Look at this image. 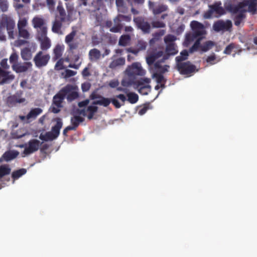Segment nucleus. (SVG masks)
Segmentation results:
<instances>
[{"mask_svg": "<svg viewBox=\"0 0 257 257\" xmlns=\"http://www.w3.org/2000/svg\"><path fill=\"white\" fill-rule=\"evenodd\" d=\"M190 26L192 31L186 34L183 44L188 47L194 42V44L189 49V51L193 53L199 50L201 41L204 38L206 32L203 25L197 21H192Z\"/></svg>", "mask_w": 257, "mask_h": 257, "instance_id": "obj_1", "label": "nucleus"}, {"mask_svg": "<svg viewBox=\"0 0 257 257\" xmlns=\"http://www.w3.org/2000/svg\"><path fill=\"white\" fill-rule=\"evenodd\" d=\"M66 8L68 12V15H66L65 10L61 2L58 3L57 7L58 14H56L55 20L52 23V31L59 35H62L63 32L61 29L63 24L66 22L70 21V15L73 11L74 8L69 4H66Z\"/></svg>", "mask_w": 257, "mask_h": 257, "instance_id": "obj_2", "label": "nucleus"}, {"mask_svg": "<svg viewBox=\"0 0 257 257\" xmlns=\"http://www.w3.org/2000/svg\"><path fill=\"white\" fill-rule=\"evenodd\" d=\"M248 6V11L255 14L256 11V0H243L242 2L238 3L237 5L232 4L230 2L224 4L225 9L232 14H236L238 12H246L244 8Z\"/></svg>", "mask_w": 257, "mask_h": 257, "instance_id": "obj_3", "label": "nucleus"}, {"mask_svg": "<svg viewBox=\"0 0 257 257\" xmlns=\"http://www.w3.org/2000/svg\"><path fill=\"white\" fill-rule=\"evenodd\" d=\"M15 27V22L11 16L5 14L2 15L0 17V40H6V36L2 32V29L3 28L6 29L10 39H14Z\"/></svg>", "mask_w": 257, "mask_h": 257, "instance_id": "obj_4", "label": "nucleus"}, {"mask_svg": "<svg viewBox=\"0 0 257 257\" xmlns=\"http://www.w3.org/2000/svg\"><path fill=\"white\" fill-rule=\"evenodd\" d=\"M151 81L149 78H142L139 81L122 80L121 84L124 87H128L132 85L138 90L142 95H147L151 90V86L149 84Z\"/></svg>", "mask_w": 257, "mask_h": 257, "instance_id": "obj_5", "label": "nucleus"}, {"mask_svg": "<svg viewBox=\"0 0 257 257\" xmlns=\"http://www.w3.org/2000/svg\"><path fill=\"white\" fill-rule=\"evenodd\" d=\"M145 70L143 69L140 63L135 62L127 67L125 70L127 76L122 80L139 81L136 80V76H143L145 74Z\"/></svg>", "mask_w": 257, "mask_h": 257, "instance_id": "obj_6", "label": "nucleus"}, {"mask_svg": "<svg viewBox=\"0 0 257 257\" xmlns=\"http://www.w3.org/2000/svg\"><path fill=\"white\" fill-rule=\"evenodd\" d=\"M76 34V27H72V31L65 38V42L68 46V51L72 53L79 48L81 42L80 39L75 38Z\"/></svg>", "mask_w": 257, "mask_h": 257, "instance_id": "obj_7", "label": "nucleus"}, {"mask_svg": "<svg viewBox=\"0 0 257 257\" xmlns=\"http://www.w3.org/2000/svg\"><path fill=\"white\" fill-rule=\"evenodd\" d=\"M49 53L43 51H38L33 58V62L36 68L41 69L47 65L50 60Z\"/></svg>", "mask_w": 257, "mask_h": 257, "instance_id": "obj_8", "label": "nucleus"}, {"mask_svg": "<svg viewBox=\"0 0 257 257\" xmlns=\"http://www.w3.org/2000/svg\"><path fill=\"white\" fill-rule=\"evenodd\" d=\"M41 144L38 140H30L28 144L25 145V149L22 153L23 156L29 155L37 151Z\"/></svg>", "mask_w": 257, "mask_h": 257, "instance_id": "obj_9", "label": "nucleus"}, {"mask_svg": "<svg viewBox=\"0 0 257 257\" xmlns=\"http://www.w3.org/2000/svg\"><path fill=\"white\" fill-rule=\"evenodd\" d=\"M133 20L137 27L144 34H149L151 32V24L146 20V18L139 16L135 17Z\"/></svg>", "mask_w": 257, "mask_h": 257, "instance_id": "obj_10", "label": "nucleus"}, {"mask_svg": "<svg viewBox=\"0 0 257 257\" xmlns=\"http://www.w3.org/2000/svg\"><path fill=\"white\" fill-rule=\"evenodd\" d=\"M70 86L63 87L58 93H57L53 99L52 105H54L57 107H62V103L63 101L65 98L67 93L70 91Z\"/></svg>", "mask_w": 257, "mask_h": 257, "instance_id": "obj_11", "label": "nucleus"}, {"mask_svg": "<svg viewBox=\"0 0 257 257\" xmlns=\"http://www.w3.org/2000/svg\"><path fill=\"white\" fill-rule=\"evenodd\" d=\"M232 27L230 20H218L215 22L213 25V30L219 32L220 31H230Z\"/></svg>", "mask_w": 257, "mask_h": 257, "instance_id": "obj_12", "label": "nucleus"}, {"mask_svg": "<svg viewBox=\"0 0 257 257\" xmlns=\"http://www.w3.org/2000/svg\"><path fill=\"white\" fill-rule=\"evenodd\" d=\"M32 25L35 29H39L40 34H43L45 36L47 35V27L46 26L45 20L39 17H35L32 21Z\"/></svg>", "mask_w": 257, "mask_h": 257, "instance_id": "obj_13", "label": "nucleus"}, {"mask_svg": "<svg viewBox=\"0 0 257 257\" xmlns=\"http://www.w3.org/2000/svg\"><path fill=\"white\" fill-rule=\"evenodd\" d=\"M177 67L178 70L183 75L189 74L194 72L196 69V66L190 61L179 63L177 64Z\"/></svg>", "mask_w": 257, "mask_h": 257, "instance_id": "obj_14", "label": "nucleus"}, {"mask_svg": "<svg viewBox=\"0 0 257 257\" xmlns=\"http://www.w3.org/2000/svg\"><path fill=\"white\" fill-rule=\"evenodd\" d=\"M90 97L91 99L95 100L92 102L93 105H99L107 107L110 103V98L104 97L95 93H92Z\"/></svg>", "mask_w": 257, "mask_h": 257, "instance_id": "obj_15", "label": "nucleus"}, {"mask_svg": "<svg viewBox=\"0 0 257 257\" xmlns=\"http://www.w3.org/2000/svg\"><path fill=\"white\" fill-rule=\"evenodd\" d=\"M15 78V76L11 72L5 70L0 67V85L9 84Z\"/></svg>", "mask_w": 257, "mask_h": 257, "instance_id": "obj_16", "label": "nucleus"}, {"mask_svg": "<svg viewBox=\"0 0 257 257\" xmlns=\"http://www.w3.org/2000/svg\"><path fill=\"white\" fill-rule=\"evenodd\" d=\"M149 7L154 15L160 14L168 10V7L164 4L156 5L154 2H149Z\"/></svg>", "mask_w": 257, "mask_h": 257, "instance_id": "obj_17", "label": "nucleus"}, {"mask_svg": "<svg viewBox=\"0 0 257 257\" xmlns=\"http://www.w3.org/2000/svg\"><path fill=\"white\" fill-rule=\"evenodd\" d=\"M165 52L166 54L164 55L162 58V62H165V60L169 59L170 56L177 54L178 52L177 46L174 43L167 44L165 49Z\"/></svg>", "mask_w": 257, "mask_h": 257, "instance_id": "obj_18", "label": "nucleus"}, {"mask_svg": "<svg viewBox=\"0 0 257 257\" xmlns=\"http://www.w3.org/2000/svg\"><path fill=\"white\" fill-rule=\"evenodd\" d=\"M163 51L157 50L149 52L146 57V61L149 65H153L156 60L164 56Z\"/></svg>", "mask_w": 257, "mask_h": 257, "instance_id": "obj_19", "label": "nucleus"}, {"mask_svg": "<svg viewBox=\"0 0 257 257\" xmlns=\"http://www.w3.org/2000/svg\"><path fill=\"white\" fill-rule=\"evenodd\" d=\"M32 67V64L30 62H26L23 63H18L17 64L12 65L13 70L17 73L25 72L29 69Z\"/></svg>", "mask_w": 257, "mask_h": 257, "instance_id": "obj_20", "label": "nucleus"}, {"mask_svg": "<svg viewBox=\"0 0 257 257\" xmlns=\"http://www.w3.org/2000/svg\"><path fill=\"white\" fill-rule=\"evenodd\" d=\"M40 36L41 37L39 38V41H40L41 51L45 52L51 47V41L50 39L47 37V35H45L44 36L42 34H40Z\"/></svg>", "mask_w": 257, "mask_h": 257, "instance_id": "obj_21", "label": "nucleus"}, {"mask_svg": "<svg viewBox=\"0 0 257 257\" xmlns=\"http://www.w3.org/2000/svg\"><path fill=\"white\" fill-rule=\"evenodd\" d=\"M25 101L24 98H20L19 95H13L9 96L7 99V103L10 107H12L16 105L18 103H22Z\"/></svg>", "mask_w": 257, "mask_h": 257, "instance_id": "obj_22", "label": "nucleus"}, {"mask_svg": "<svg viewBox=\"0 0 257 257\" xmlns=\"http://www.w3.org/2000/svg\"><path fill=\"white\" fill-rule=\"evenodd\" d=\"M55 121L56 122V123L55 125L52 126L51 132L53 133L55 138H57L60 134V131L62 127L63 122L62 119L60 117L56 118Z\"/></svg>", "mask_w": 257, "mask_h": 257, "instance_id": "obj_23", "label": "nucleus"}, {"mask_svg": "<svg viewBox=\"0 0 257 257\" xmlns=\"http://www.w3.org/2000/svg\"><path fill=\"white\" fill-rule=\"evenodd\" d=\"M67 86H71L70 87V91L67 93L66 98L68 101L71 102L75 99H76L78 96V93L75 91L76 87L71 85V84H67L65 87Z\"/></svg>", "mask_w": 257, "mask_h": 257, "instance_id": "obj_24", "label": "nucleus"}, {"mask_svg": "<svg viewBox=\"0 0 257 257\" xmlns=\"http://www.w3.org/2000/svg\"><path fill=\"white\" fill-rule=\"evenodd\" d=\"M114 26L111 28L109 31L112 33L120 32L123 27V25L121 24V19L118 15L113 20Z\"/></svg>", "mask_w": 257, "mask_h": 257, "instance_id": "obj_25", "label": "nucleus"}, {"mask_svg": "<svg viewBox=\"0 0 257 257\" xmlns=\"http://www.w3.org/2000/svg\"><path fill=\"white\" fill-rule=\"evenodd\" d=\"M19 154V152L16 150L7 151L3 155V159L8 162L16 158Z\"/></svg>", "mask_w": 257, "mask_h": 257, "instance_id": "obj_26", "label": "nucleus"}, {"mask_svg": "<svg viewBox=\"0 0 257 257\" xmlns=\"http://www.w3.org/2000/svg\"><path fill=\"white\" fill-rule=\"evenodd\" d=\"M209 8L212 9L213 12L219 15H223L225 14L224 9L221 7V3L220 2L215 3L213 5H210Z\"/></svg>", "mask_w": 257, "mask_h": 257, "instance_id": "obj_27", "label": "nucleus"}, {"mask_svg": "<svg viewBox=\"0 0 257 257\" xmlns=\"http://www.w3.org/2000/svg\"><path fill=\"white\" fill-rule=\"evenodd\" d=\"M64 46L63 45L62 46L59 44L57 45L53 49L54 56L53 60L56 61L60 58L62 56Z\"/></svg>", "mask_w": 257, "mask_h": 257, "instance_id": "obj_28", "label": "nucleus"}, {"mask_svg": "<svg viewBox=\"0 0 257 257\" xmlns=\"http://www.w3.org/2000/svg\"><path fill=\"white\" fill-rule=\"evenodd\" d=\"M42 112V109L37 107L32 109L27 115V120H34Z\"/></svg>", "mask_w": 257, "mask_h": 257, "instance_id": "obj_29", "label": "nucleus"}, {"mask_svg": "<svg viewBox=\"0 0 257 257\" xmlns=\"http://www.w3.org/2000/svg\"><path fill=\"white\" fill-rule=\"evenodd\" d=\"M101 53L96 48L91 49L89 52V58L91 61H95L101 57Z\"/></svg>", "mask_w": 257, "mask_h": 257, "instance_id": "obj_30", "label": "nucleus"}, {"mask_svg": "<svg viewBox=\"0 0 257 257\" xmlns=\"http://www.w3.org/2000/svg\"><path fill=\"white\" fill-rule=\"evenodd\" d=\"M21 56L23 60L25 61L30 60L32 57V53L28 47H25L21 51Z\"/></svg>", "mask_w": 257, "mask_h": 257, "instance_id": "obj_31", "label": "nucleus"}, {"mask_svg": "<svg viewBox=\"0 0 257 257\" xmlns=\"http://www.w3.org/2000/svg\"><path fill=\"white\" fill-rule=\"evenodd\" d=\"M84 118L79 115H74L71 118V125L75 130L79 126L80 123L84 121Z\"/></svg>", "mask_w": 257, "mask_h": 257, "instance_id": "obj_32", "label": "nucleus"}, {"mask_svg": "<svg viewBox=\"0 0 257 257\" xmlns=\"http://www.w3.org/2000/svg\"><path fill=\"white\" fill-rule=\"evenodd\" d=\"M163 62H162V59L161 61H159L156 62L155 64V68L159 71V73H164L166 72H167L168 71V68H169V66L167 65H165L164 66H162L161 63H163Z\"/></svg>", "mask_w": 257, "mask_h": 257, "instance_id": "obj_33", "label": "nucleus"}, {"mask_svg": "<svg viewBox=\"0 0 257 257\" xmlns=\"http://www.w3.org/2000/svg\"><path fill=\"white\" fill-rule=\"evenodd\" d=\"M11 169L7 164L0 166V179L11 173Z\"/></svg>", "mask_w": 257, "mask_h": 257, "instance_id": "obj_34", "label": "nucleus"}, {"mask_svg": "<svg viewBox=\"0 0 257 257\" xmlns=\"http://www.w3.org/2000/svg\"><path fill=\"white\" fill-rule=\"evenodd\" d=\"M215 45L214 42L211 41H207L202 45L200 44L199 49L201 51L205 52L211 49Z\"/></svg>", "mask_w": 257, "mask_h": 257, "instance_id": "obj_35", "label": "nucleus"}, {"mask_svg": "<svg viewBox=\"0 0 257 257\" xmlns=\"http://www.w3.org/2000/svg\"><path fill=\"white\" fill-rule=\"evenodd\" d=\"M125 63V59L123 58H119L113 60L109 64V67L114 69L117 66L123 65Z\"/></svg>", "mask_w": 257, "mask_h": 257, "instance_id": "obj_36", "label": "nucleus"}, {"mask_svg": "<svg viewBox=\"0 0 257 257\" xmlns=\"http://www.w3.org/2000/svg\"><path fill=\"white\" fill-rule=\"evenodd\" d=\"M98 107L94 105H89L86 108L87 118L89 120L92 119L94 114L97 111Z\"/></svg>", "mask_w": 257, "mask_h": 257, "instance_id": "obj_37", "label": "nucleus"}, {"mask_svg": "<svg viewBox=\"0 0 257 257\" xmlns=\"http://www.w3.org/2000/svg\"><path fill=\"white\" fill-rule=\"evenodd\" d=\"M239 14L234 18V25L236 26H239L243 20L245 18V15L243 11L238 12Z\"/></svg>", "mask_w": 257, "mask_h": 257, "instance_id": "obj_38", "label": "nucleus"}, {"mask_svg": "<svg viewBox=\"0 0 257 257\" xmlns=\"http://www.w3.org/2000/svg\"><path fill=\"white\" fill-rule=\"evenodd\" d=\"M115 4L119 12L125 13L127 12L124 0H115Z\"/></svg>", "mask_w": 257, "mask_h": 257, "instance_id": "obj_39", "label": "nucleus"}, {"mask_svg": "<svg viewBox=\"0 0 257 257\" xmlns=\"http://www.w3.org/2000/svg\"><path fill=\"white\" fill-rule=\"evenodd\" d=\"M189 55L187 50H184L180 53V55L177 56L175 58L177 64L179 63H183L182 61H185L188 59Z\"/></svg>", "mask_w": 257, "mask_h": 257, "instance_id": "obj_40", "label": "nucleus"}, {"mask_svg": "<svg viewBox=\"0 0 257 257\" xmlns=\"http://www.w3.org/2000/svg\"><path fill=\"white\" fill-rule=\"evenodd\" d=\"M131 40V37L128 35H123L120 36L118 44L121 46H126Z\"/></svg>", "mask_w": 257, "mask_h": 257, "instance_id": "obj_41", "label": "nucleus"}, {"mask_svg": "<svg viewBox=\"0 0 257 257\" xmlns=\"http://www.w3.org/2000/svg\"><path fill=\"white\" fill-rule=\"evenodd\" d=\"M127 101L132 103H136L139 100V96L137 94L134 92H129L126 94Z\"/></svg>", "mask_w": 257, "mask_h": 257, "instance_id": "obj_42", "label": "nucleus"}, {"mask_svg": "<svg viewBox=\"0 0 257 257\" xmlns=\"http://www.w3.org/2000/svg\"><path fill=\"white\" fill-rule=\"evenodd\" d=\"M27 170L25 169L22 168L18 170L15 171L12 174V177L14 180L18 179L23 175L25 174Z\"/></svg>", "mask_w": 257, "mask_h": 257, "instance_id": "obj_43", "label": "nucleus"}, {"mask_svg": "<svg viewBox=\"0 0 257 257\" xmlns=\"http://www.w3.org/2000/svg\"><path fill=\"white\" fill-rule=\"evenodd\" d=\"M28 19L26 18H20L18 21L17 26L18 29H26L28 26Z\"/></svg>", "mask_w": 257, "mask_h": 257, "instance_id": "obj_44", "label": "nucleus"}, {"mask_svg": "<svg viewBox=\"0 0 257 257\" xmlns=\"http://www.w3.org/2000/svg\"><path fill=\"white\" fill-rule=\"evenodd\" d=\"M19 36L25 39H29L30 34L26 29H18Z\"/></svg>", "mask_w": 257, "mask_h": 257, "instance_id": "obj_45", "label": "nucleus"}, {"mask_svg": "<svg viewBox=\"0 0 257 257\" xmlns=\"http://www.w3.org/2000/svg\"><path fill=\"white\" fill-rule=\"evenodd\" d=\"M9 3L7 0H0V11L6 12L8 11Z\"/></svg>", "mask_w": 257, "mask_h": 257, "instance_id": "obj_46", "label": "nucleus"}, {"mask_svg": "<svg viewBox=\"0 0 257 257\" xmlns=\"http://www.w3.org/2000/svg\"><path fill=\"white\" fill-rule=\"evenodd\" d=\"M19 59V55L16 52H14L11 55L9 60L12 65L17 64Z\"/></svg>", "mask_w": 257, "mask_h": 257, "instance_id": "obj_47", "label": "nucleus"}, {"mask_svg": "<svg viewBox=\"0 0 257 257\" xmlns=\"http://www.w3.org/2000/svg\"><path fill=\"white\" fill-rule=\"evenodd\" d=\"M151 25L153 28H162L166 26L165 24L160 21H154L152 22Z\"/></svg>", "mask_w": 257, "mask_h": 257, "instance_id": "obj_48", "label": "nucleus"}, {"mask_svg": "<svg viewBox=\"0 0 257 257\" xmlns=\"http://www.w3.org/2000/svg\"><path fill=\"white\" fill-rule=\"evenodd\" d=\"M147 46V43L143 40H139L136 45V48L140 51L146 50Z\"/></svg>", "mask_w": 257, "mask_h": 257, "instance_id": "obj_49", "label": "nucleus"}, {"mask_svg": "<svg viewBox=\"0 0 257 257\" xmlns=\"http://www.w3.org/2000/svg\"><path fill=\"white\" fill-rule=\"evenodd\" d=\"M154 77L156 79L158 83H162L166 81L164 76L161 73H156L154 74Z\"/></svg>", "mask_w": 257, "mask_h": 257, "instance_id": "obj_50", "label": "nucleus"}, {"mask_svg": "<svg viewBox=\"0 0 257 257\" xmlns=\"http://www.w3.org/2000/svg\"><path fill=\"white\" fill-rule=\"evenodd\" d=\"M0 67L3 70H7L10 68V65L8 64V59L4 58L0 62Z\"/></svg>", "mask_w": 257, "mask_h": 257, "instance_id": "obj_51", "label": "nucleus"}, {"mask_svg": "<svg viewBox=\"0 0 257 257\" xmlns=\"http://www.w3.org/2000/svg\"><path fill=\"white\" fill-rule=\"evenodd\" d=\"M151 108L152 107L150 106L149 103H146L143 105V107L139 110V113L140 115H143L148 109H151Z\"/></svg>", "mask_w": 257, "mask_h": 257, "instance_id": "obj_52", "label": "nucleus"}, {"mask_svg": "<svg viewBox=\"0 0 257 257\" xmlns=\"http://www.w3.org/2000/svg\"><path fill=\"white\" fill-rule=\"evenodd\" d=\"M176 39V37L172 35H168L164 38V41L167 44L173 43Z\"/></svg>", "mask_w": 257, "mask_h": 257, "instance_id": "obj_53", "label": "nucleus"}, {"mask_svg": "<svg viewBox=\"0 0 257 257\" xmlns=\"http://www.w3.org/2000/svg\"><path fill=\"white\" fill-rule=\"evenodd\" d=\"M64 60L62 58H59L56 62L55 68L57 70H62L64 68L63 66Z\"/></svg>", "mask_w": 257, "mask_h": 257, "instance_id": "obj_54", "label": "nucleus"}, {"mask_svg": "<svg viewBox=\"0 0 257 257\" xmlns=\"http://www.w3.org/2000/svg\"><path fill=\"white\" fill-rule=\"evenodd\" d=\"M235 48V45L233 43H231L226 46L224 50V53L229 55L231 54L232 50Z\"/></svg>", "mask_w": 257, "mask_h": 257, "instance_id": "obj_55", "label": "nucleus"}, {"mask_svg": "<svg viewBox=\"0 0 257 257\" xmlns=\"http://www.w3.org/2000/svg\"><path fill=\"white\" fill-rule=\"evenodd\" d=\"M65 78H69L70 77L73 76L75 75L77 73L76 71L70 70V69H66L65 71Z\"/></svg>", "mask_w": 257, "mask_h": 257, "instance_id": "obj_56", "label": "nucleus"}, {"mask_svg": "<svg viewBox=\"0 0 257 257\" xmlns=\"http://www.w3.org/2000/svg\"><path fill=\"white\" fill-rule=\"evenodd\" d=\"M45 137L46 142L49 141H52L56 139L54 135L53 134V133H52L51 132H47L45 134Z\"/></svg>", "mask_w": 257, "mask_h": 257, "instance_id": "obj_57", "label": "nucleus"}, {"mask_svg": "<svg viewBox=\"0 0 257 257\" xmlns=\"http://www.w3.org/2000/svg\"><path fill=\"white\" fill-rule=\"evenodd\" d=\"M216 59L215 55L209 56L206 59V62L211 65L214 64V61Z\"/></svg>", "mask_w": 257, "mask_h": 257, "instance_id": "obj_58", "label": "nucleus"}, {"mask_svg": "<svg viewBox=\"0 0 257 257\" xmlns=\"http://www.w3.org/2000/svg\"><path fill=\"white\" fill-rule=\"evenodd\" d=\"M110 103L111 102L116 108H119L121 107L120 103L116 99L110 98Z\"/></svg>", "mask_w": 257, "mask_h": 257, "instance_id": "obj_59", "label": "nucleus"}, {"mask_svg": "<svg viewBox=\"0 0 257 257\" xmlns=\"http://www.w3.org/2000/svg\"><path fill=\"white\" fill-rule=\"evenodd\" d=\"M47 5L50 10H53L55 5L54 0H46Z\"/></svg>", "mask_w": 257, "mask_h": 257, "instance_id": "obj_60", "label": "nucleus"}, {"mask_svg": "<svg viewBox=\"0 0 257 257\" xmlns=\"http://www.w3.org/2000/svg\"><path fill=\"white\" fill-rule=\"evenodd\" d=\"M213 11L212 9L209 8V9L206 11L204 15V17L205 19H210L213 15Z\"/></svg>", "mask_w": 257, "mask_h": 257, "instance_id": "obj_61", "label": "nucleus"}, {"mask_svg": "<svg viewBox=\"0 0 257 257\" xmlns=\"http://www.w3.org/2000/svg\"><path fill=\"white\" fill-rule=\"evenodd\" d=\"M90 88V84L89 83H84L81 85V89L83 91H87Z\"/></svg>", "mask_w": 257, "mask_h": 257, "instance_id": "obj_62", "label": "nucleus"}, {"mask_svg": "<svg viewBox=\"0 0 257 257\" xmlns=\"http://www.w3.org/2000/svg\"><path fill=\"white\" fill-rule=\"evenodd\" d=\"M118 84H119L118 81L117 80H111L109 83V86L111 88L117 87L118 86Z\"/></svg>", "mask_w": 257, "mask_h": 257, "instance_id": "obj_63", "label": "nucleus"}, {"mask_svg": "<svg viewBox=\"0 0 257 257\" xmlns=\"http://www.w3.org/2000/svg\"><path fill=\"white\" fill-rule=\"evenodd\" d=\"M89 102L88 99H85L83 101H80L78 103V106L80 107H82L86 106Z\"/></svg>", "mask_w": 257, "mask_h": 257, "instance_id": "obj_64", "label": "nucleus"}]
</instances>
